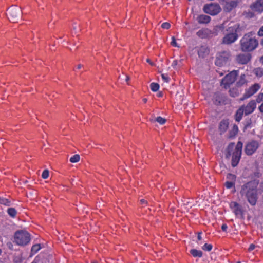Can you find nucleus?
<instances>
[{
	"label": "nucleus",
	"mask_w": 263,
	"mask_h": 263,
	"mask_svg": "<svg viewBox=\"0 0 263 263\" xmlns=\"http://www.w3.org/2000/svg\"><path fill=\"white\" fill-rule=\"evenodd\" d=\"M198 54H199V56H202V55H201V50H200V51H199Z\"/></svg>",
	"instance_id": "obj_54"
},
{
	"label": "nucleus",
	"mask_w": 263,
	"mask_h": 263,
	"mask_svg": "<svg viewBox=\"0 0 263 263\" xmlns=\"http://www.w3.org/2000/svg\"><path fill=\"white\" fill-rule=\"evenodd\" d=\"M226 178L228 181L235 182L236 176L231 173H228L227 175Z\"/></svg>",
	"instance_id": "obj_27"
},
{
	"label": "nucleus",
	"mask_w": 263,
	"mask_h": 263,
	"mask_svg": "<svg viewBox=\"0 0 263 263\" xmlns=\"http://www.w3.org/2000/svg\"><path fill=\"white\" fill-rule=\"evenodd\" d=\"M1 253H2V250H1V249H0V255L1 254Z\"/></svg>",
	"instance_id": "obj_57"
},
{
	"label": "nucleus",
	"mask_w": 263,
	"mask_h": 263,
	"mask_svg": "<svg viewBox=\"0 0 263 263\" xmlns=\"http://www.w3.org/2000/svg\"><path fill=\"white\" fill-rule=\"evenodd\" d=\"M7 213L12 218H15L16 216L17 211L13 208H9L7 209Z\"/></svg>",
	"instance_id": "obj_25"
},
{
	"label": "nucleus",
	"mask_w": 263,
	"mask_h": 263,
	"mask_svg": "<svg viewBox=\"0 0 263 263\" xmlns=\"http://www.w3.org/2000/svg\"><path fill=\"white\" fill-rule=\"evenodd\" d=\"M41 247L40 244H35L32 246L31 248V253L34 254L36 253L40 249Z\"/></svg>",
	"instance_id": "obj_28"
},
{
	"label": "nucleus",
	"mask_w": 263,
	"mask_h": 263,
	"mask_svg": "<svg viewBox=\"0 0 263 263\" xmlns=\"http://www.w3.org/2000/svg\"><path fill=\"white\" fill-rule=\"evenodd\" d=\"M260 88V85L258 83H255L248 89H246L245 92L243 95V97L240 99L241 100H244L248 99L253 95L256 93Z\"/></svg>",
	"instance_id": "obj_12"
},
{
	"label": "nucleus",
	"mask_w": 263,
	"mask_h": 263,
	"mask_svg": "<svg viewBox=\"0 0 263 263\" xmlns=\"http://www.w3.org/2000/svg\"><path fill=\"white\" fill-rule=\"evenodd\" d=\"M237 72L233 71L227 74L221 80V84L226 89L229 88L236 80Z\"/></svg>",
	"instance_id": "obj_9"
},
{
	"label": "nucleus",
	"mask_w": 263,
	"mask_h": 263,
	"mask_svg": "<svg viewBox=\"0 0 263 263\" xmlns=\"http://www.w3.org/2000/svg\"><path fill=\"white\" fill-rule=\"evenodd\" d=\"M6 14L10 22L15 23L21 18L22 10L17 6H12L7 9Z\"/></svg>",
	"instance_id": "obj_6"
},
{
	"label": "nucleus",
	"mask_w": 263,
	"mask_h": 263,
	"mask_svg": "<svg viewBox=\"0 0 263 263\" xmlns=\"http://www.w3.org/2000/svg\"><path fill=\"white\" fill-rule=\"evenodd\" d=\"M247 81L246 79V75L245 74H241L239 80L236 83V86L238 87H241L245 84H247Z\"/></svg>",
	"instance_id": "obj_22"
},
{
	"label": "nucleus",
	"mask_w": 263,
	"mask_h": 263,
	"mask_svg": "<svg viewBox=\"0 0 263 263\" xmlns=\"http://www.w3.org/2000/svg\"><path fill=\"white\" fill-rule=\"evenodd\" d=\"M253 72V73L258 78H260L263 76V68H255L254 69Z\"/></svg>",
	"instance_id": "obj_24"
},
{
	"label": "nucleus",
	"mask_w": 263,
	"mask_h": 263,
	"mask_svg": "<svg viewBox=\"0 0 263 263\" xmlns=\"http://www.w3.org/2000/svg\"><path fill=\"white\" fill-rule=\"evenodd\" d=\"M259 62L263 64V55L260 58Z\"/></svg>",
	"instance_id": "obj_47"
},
{
	"label": "nucleus",
	"mask_w": 263,
	"mask_h": 263,
	"mask_svg": "<svg viewBox=\"0 0 263 263\" xmlns=\"http://www.w3.org/2000/svg\"><path fill=\"white\" fill-rule=\"evenodd\" d=\"M230 57V53L229 51H223L219 52L217 54L215 62V65L219 67L223 66L227 63Z\"/></svg>",
	"instance_id": "obj_11"
},
{
	"label": "nucleus",
	"mask_w": 263,
	"mask_h": 263,
	"mask_svg": "<svg viewBox=\"0 0 263 263\" xmlns=\"http://www.w3.org/2000/svg\"><path fill=\"white\" fill-rule=\"evenodd\" d=\"M257 34L259 36H263V26L260 28Z\"/></svg>",
	"instance_id": "obj_40"
},
{
	"label": "nucleus",
	"mask_w": 263,
	"mask_h": 263,
	"mask_svg": "<svg viewBox=\"0 0 263 263\" xmlns=\"http://www.w3.org/2000/svg\"><path fill=\"white\" fill-rule=\"evenodd\" d=\"M142 101L144 103H146L147 101V99L146 98H143L142 99Z\"/></svg>",
	"instance_id": "obj_49"
},
{
	"label": "nucleus",
	"mask_w": 263,
	"mask_h": 263,
	"mask_svg": "<svg viewBox=\"0 0 263 263\" xmlns=\"http://www.w3.org/2000/svg\"><path fill=\"white\" fill-rule=\"evenodd\" d=\"M255 246L254 244L251 243L249 246V247L248 248V250L249 251H251L255 249Z\"/></svg>",
	"instance_id": "obj_42"
},
{
	"label": "nucleus",
	"mask_w": 263,
	"mask_h": 263,
	"mask_svg": "<svg viewBox=\"0 0 263 263\" xmlns=\"http://www.w3.org/2000/svg\"><path fill=\"white\" fill-rule=\"evenodd\" d=\"M255 101H256V103H260L263 102V92L260 93L258 95Z\"/></svg>",
	"instance_id": "obj_35"
},
{
	"label": "nucleus",
	"mask_w": 263,
	"mask_h": 263,
	"mask_svg": "<svg viewBox=\"0 0 263 263\" xmlns=\"http://www.w3.org/2000/svg\"><path fill=\"white\" fill-rule=\"evenodd\" d=\"M30 239V235L27 231H17L14 234V242L18 245L26 246L29 243Z\"/></svg>",
	"instance_id": "obj_5"
},
{
	"label": "nucleus",
	"mask_w": 263,
	"mask_h": 263,
	"mask_svg": "<svg viewBox=\"0 0 263 263\" xmlns=\"http://www.w3.org/2000/svg\"><path fill=\"white\" fill-rule=\"evenodd\" d=\"M31 263H36V262H35L34 261H33Z\"/></svg>",
	"instance_id": "obj_58"
},
{
	"label": "nucleus",
	"mask_w": 263,
	"mask_h": 263,
	"mask_svg": "<svg viewBox=\"0 0 263 263\" xmlns=\"http://www.w3.org/2000/svg\"><path fill=\"white\" fill-rule=\"evenodd\" d=\"M81 67H82V65L79 64L77 66V69H79L81 68Z\"/></svg>",
	"instance_id": "obj_50"
},
{
	"label": "nucleus",
	"mask_w": 263,
	"mask_h": 263,
	"mask_svg": "<svg viewBox=\"0 0 263 263\" xmlns=\"http://www.w3.org/2000/svg\"><path fill=\"white\" fill-rule=\"evenodd\" d=\"M129 80V77L128 76H126V79L125 81L127 83H128V81Z\"/></svg>",
	"instance_id": "obj_48"
},
{
	"label": "nucleus",
	"mask_w": 263,
	"mask_h": 263,
	"mask_svg": "<svg viewBox=\"0 0 263 263\" xmlns=\"http://www.w3.org/2000/svg\"><path fill=\"white\" fill-rule=\"evenodd\" d=\"M228 229V226L226 223L222 224L221 226V229L223 232H226Z\"/></svg>",
	"instance_id": "obj_41"
},
{
	"label": "nucleus",
	"mask_w": 263,
	"mask_h": 263,
	"mask_svg": "<svg viewBox=\"0 0 263 263\" xmlns=\"http://www.w3.org/2000/svg\"><path fill=\"white\" fill-rule=\"evenodd\" d=\"M235 182L227 181L225 182L224 185L227 189H230L232 187H235Z\"/></svg>",
	"instance_id": "obj_33"
},
{
	"label": "nucleus",
	"mask_w": 263,
	"mask_h": 263,
	"mask_svg": "<svg viewBox=\"0 0 263 263\" xmlns=\"http://www.w3.org/2000/svg\"><path fill=\"white\" fill-rule=\"evenodd\" d=\"M258 183V181L253 180L245 183L241 186L240 194L241 197H245L252 206L255 205L257 203Z\"/></svg>",
	"instance_id": "obj_1"
},
{
	"label": "nucleus",
	"mask_w": 263,
	"mask_h": 263,
	"mask_svg": "<svg viewBox=\"0 0 263 263\" xmlns=\"http://www.w3.org/2000/svg\"><path fill=\"white\" fill-rule=\"evenodd\" d=\"M49 173L48 170H45L43 171L42 174V177L43 179H47L49 177Z\"/></svg>",
	"instance_id": "obj_36"
},
{
	"label": "nucleus",
	"mask_w": 263,
	"mask_h": 263,
	"mask_svg": "<svg viewBox=\"0 0 263 263\" xmlns=\"http://www.w3.org/2000/svg\"><path fill=\"white\" fill-rule=\"evenodd\" d=\"M73 28L74 30H77V27H76V26H73Z\"/></svg>",
	"instance_id": "obj_53"
},
{
	"label": "nucleus",
	"mask_w": 263,
	"mask_h": 263,
	"mask_svg": "<svg viewBox=\"0 0 263 263\" xmlns=\"http://www.w3.org/2000/svg\"><path fill=\"white\" fill-rule=\"evenodd\" d=\"M161 77L162 79L166 82H168L170 80V78L164 74H162Z\"/></svg>",
	"instance_id": "obj_39"
},
{
	"label": "nucleus",
	"mask_w": 263,
	"mask_h": 263,
	"mask_svg": "<svg viewBox=\"0 0 263 263\" xmlns=\"http://www.w3.org/2000/svg\"><path fill=\"white\" fill-rule=\"evenodd\" d=\"M196 20L200 24H206L211 22V18L209 15L200 14L197 16Z\"/></svg>",
	"instance_id": "obj_17"
},
{
	"label": "nucleus",
	"mask_w": 263,
	"mask_h": 263,
	"mask_svg": "<svg viewBox=\"0 0 263 263\" xmlns=\"http://www.w3.org/2000/svg\"><path fill=\"white\" fill-rule=\"evenodd\" d=\"M147 62H149V59H147Z\"/></svg>",
	"instance_id": "obj_56"
},
{
	"label": "nucleus",
	"mask_w": 263,
	"mask_h": 263,
	"mask_svg": "<svg viewBox=\"0 0 263 263\" xmlns=\"http://www.w3.org/2000/svg\"><path fill=\"white\" fill-rule=\"evenodd\" d=\"M217 72L218 73H219V75H220V76H222V75L223 74L222 73H220L219 71H217Z\"/></svg>",
	"instance_id": "obj_51"
},
{
	"label": "nucleus",
	"mask_w": 263,
	"mask_h": 263,
	"mask_svg": "<svg viewBox=\"0 0 263 263\" xmlns=\"http://www.w3.org/2000/svg\"><path fill=\"white\" fill-rule=\"evenodd\" d=\"M256 108V101L252 100L247 104H243L239 107L235 114V120L236 122H240L242 118L243 115L246 116L254 112Z\"/></svg>",
	"instance_id": "obj_4"
},
{
	"label": "nucleus",
	"mask_w": 263,
	"mask_h": 263,
	"mask_svg": "<svg viewBox=\"0 0 263 263\" xmlns=\"http://www.w3.org/2000/svg\"><path fill=\"white\" fill-rule=\"evenodd\" d=\"M224 101L225 97L223 95L219 93H216L214 95L213 102L215 104L218 105L224 103Z\"/></svg>",
	"instance_id": "obj_18"
},
{
	"label": "nucleus",
	"mask_w": 263,
	"mask_h": 263,
	"mask_svg": "<svg viewBox=\"0 0 263 263\" xmlns=\"http://www.w3.org/2000/svg\"><path fill=\"white\" fill-rule=\"evenodd\" d=\"M91 263H98V262L97 261H95V260H93V261H92L91 262Z\"/></svg>",
	"instance_id": "obj_55"
},
{
	"label": "nucleus",
	"mask_w": 263,
	"mask_h": 263,
	"mask_svg": "<svg viewBox=\"0 0 263 263\" xmlns=\"http://www.w3.org/2000/svg\"><path fill=\"white\" fill-rule=\"evenodd\" d=\"M252 10L261 12L263 11V0H257L251 6Z\"/></svg>",
	"instance_id": "obj_16"
},
{
	"label": "nucleus",
	"mask_w": 263,
	"mask_h": 263,
	"mask_svg": "<svg viewBox=\"0 0 263 263\" xmlns=\"http://www.w3.org/2000/svg\"><path fill=\"white\" fill-rule=\"evenodd\" d=\"M203 11L205 13L215 16L221 11V8L218 3H212L204 5Z\"/></svg>",
	"instance_id": "obj_8"
},
{
	"label": "nucleus",
	"mask_w": 263,
	"mask_h": 263,
	"mask_svg": "<svg viewBox=\"0 0 263 263\" xmlns=\"http://www.w3.org/2000/svg\"><path fill=\"white\" fill-rule=\"evenodd\" d=\"M239 2L238 0L227 2L223 6L224 11L226 12H231L234 8L237 6Z\"/></svg>",
	"instance_id": "obj_14"
},
{
	"label": "nucleus",
	"mask_w": 263,
	"mask_h": 263,
	"mask_svg": "<svg viewBox=\"0 0 263 263\" xmlns=\"http://www.w3.org/2000/svg\"><path fill=\"white\" fill-rule=\"evenodd\" d=\"M231 207L233 209L235 215H239L242 214V211L239 204L236 202H232L230 204Z\"/></svg>",
	"instance_id": "obj_20"
},
{
	"label": "nucleus",
	"mask_w": 263,
	"mask_h": 263,
	"mask_svg": "<svg viewBox=\"0 0 263 263\" xmlns=\"http://www.w3.org/2000/svg\"><path fill=\"white\" fill-rule=\"evenodd\" d=\"M212 34L211 31L208 28H203L197 32V35L201 39L208 38Z\"/></svg>",
	"instance_id": "obj_15"
},
{
	"label": "nucleus",
	"mask_w": 263,
	"mask_h": 263,
	"mask_svg": "<svg viewBox=\"0 0 263 263\" xmlns=\"http://www.w3.org/2000/svg\"><path fill=\"white\" fill-rule=\"evenodd\" d=\"M157 96L158 97H162L163 96V93L162 92H159L158 93H157Z\"/></svg>",
	"instance_id": "obj_46"
},
{
	"label": "nucleus",
	"mask_w": 263,
	"mask_h": 263,
	"mask_svg": "<svg viewBox=\"0 0 263 263\" xmlns=\"http://www.w3.org/2000/svg\"><path fill=\"white\" fill-rule=\"evenodd\" d=\"M242 145L240 141L238 142L236 146L234 143L231 142L227 148L226 157L229 158L232 155L231 165L233 167L237 166L240 161Z\"/></svg>",
	"instance_id": "obj_3"
},
{
	"label": "nucleus",
	"mask_w": 263,
	"mask_h": 263,
	"mask_svg": "<svg viewBox=\"0 0 263 263\" xmlns=\"http://www.w3.org/2000/svg\"><path fill=\"white\" fill-rule=\"evenodd\" d=\"M191 255L194 257L201 258L202 257L203 253L201 250H198L195 249H191L190 251Z\"/></svg>",
	"instance_id": "obj_23"
},
{
	"label": "nucleus",
	"mask_w": 263,
	"mask_h": 263,
	"mask_svg": "<svg viewBox=\"0 0 263 263\" xmlns=\"http://www.w3.org/2000/svg\"><path fill=\"white\" fill-rule=\"evenodd\" d=\"M248 126H249V124H247L245 125V128H247L248 127Z\"/></svg>",
	"instance_id": "obj_52"
},
{
	"label": "nucleus",
	"mask_w": 263,
	"mask_h": 263,
	"mask_svg": "<svg viewBox=\"0 0 263 263\" xmlns=\"http://www.w3.org/2000/svg\"><path fill=\"white\" fill-rule=\"evenodd\" d=\"M171 27V25L169 23L164 22L161 25V27L163 29H168Z\"/></svg>",
	"instance_id": "obj_37"
},
{
	"label": "nucleus",
	"mask_w": 263,
	"mask_h": 263,
	"mask_svg": "<svg viewBox=\"0 0 263 263\" xmlns=\"http://www.w3.org/2000/svg\"><path fill=\"white\" fill-rule=\"evenodd\" d=\"M229 32L222 39V43L224 44H231L235 42L238 39V35L235 27H230L227 29Z\"/></svg>",
	"instance_id": "obj_7"
},
{
	"label": "nucleus",
	"mask_w": 263,
	"mask_h": 263,
	"mask_svg": "<svg viewBox=\"0 0 263 263\" xmlns=\"http://www.w3.org/2000/svg\"><path fill=\"white\" fill-rule=\"evenodd\" d=\"M171 45L174 47H178L179 46L178 45L176 39L174 36L172 37V41L171 42Z\"/></svg>",
	"instance_id": "obj_38"
},
{
	"label": "nucleus",
	"mask_w": 263,
	"mask_h": 263,
	"mask_svg": "<svg viewBox=\"0 0 263 263\" xmlns=\"http://www.w3.org/2000/svg\"><path fill=\"white\" fill-rule=\"evenodd\" d=\"M154 121L157 122L160 125H163L166 123V120L161 116H158L154 120Z\"/></svg>",
	"instance_id": "obj_30"
},
{
	"label": "nucleus",
	"mask_w": 263,
	"mask_h": 263,
	"mask_svg": "<svg viewBox=\"0 0 263 263\" xmlns=\"http://www.w3.org/2000/svg\"><path fill=\"white\" fill-rule=\"evenodd\" d=\"M202 249L205 251H211L213 249V245L205 243L202 247Z\"/></svg>",
	"instance_id": "obj_32"
},
{
	"label": "nucleus",
	"mask_w": 263,
	"mask_h": 263,
	"mask_svg": "<svg viewBox=\"0 0 263 263\" xmlns=\"http://www.w3.org/2000/svg\"><path fill=\"white\" fill-rule=\"evenodd\" d=\"M252 56L250 53H240L236 57V62L242 65L247 64L251 60Z\"/></svg>",
	"instance_id": "obj_13"
},
{
	"label": "nucleus",
	"mask_w": 263,
	"mask_h": 263,
	"mask_svg": "<svg viewBox=\"0 0 263 263\" xmlns=\"http://www.w3.org/2000/svg\"><path fill=\"white\" fill-rule=\"evenodd\" d=\"M229 126V122L228 120H222L220 121L219 125V130L220 131V134L226 132Z\"/></svg>",
	"instance_id": "obj_19"
},
{
	"label": "nucleus",
	"mask_w": 263,
	"mask_h": 263,
	"mask_svg": "<svg viewBox=\"0 0 263 263\" xmlns=\"http://www.w3.org/2000/svg\"><path fill=\"white\" fill-rule=\"evenodd\" d=\"M140 203L142 205H146L147 201L144 199H142L140 200Z\"/></svg>",
	"instance_id": "obj_44"
},
{
	"label": "nucleus",
	"mask_w": 263,
	"mask_h": 263,
	"mask_svg": "<svg viewBox=\"0 0 263 263\" xmlns=\"http://www.w3.org/2000/svg\"><path fill=\"white\" fill-rule=\"evenodd\" d=\"M80 155L78 154H75L70 157L69 161L71 163H77L80 161Z\"/></svg>",
	"instance_id": "obj_29"
},
{
	"label": "nucleus",
	"mask_w": 263,
	"mask_h": 263,
	"mask_svg": "<svg viewBox=\"0 0 263 263\" xmlns=\"http://www.w3.org/2000/svg\"><path fill=\"white\" fill-rule=\"evenodd\" d=\"M259 111L263 113V102L261 103V104L259 106Z\"/></svg>",
	"instance_id": "obj_45"
},
{
	"label": "nucleus",
	"mask_w": 263,
	"mask_h": 263,
	"mask_svg": "<svg viewBox=\"0 0 263 263\" xmlns=\"http://www.w3.org/2000/svg\"><path fill=\"white\" fill-rule=\"evenodd\" d=\"M150 88L154 92L157 91L159 89V85L157 83H152L150 84Z\"/></svg>",
	"instance_id": "obj_31"
},
{
	"label": "nucleus",
	"mask_w": 263,
	"mask_h": 263,
	"mask_svg": "<svg viewBox=\"0 0 263 263\" xmlns=\"http://www.w3.org/2000/svg\"><path fill=\"white\" fill-rule=\"evenodd\" d=\"M178 64V62L177 60H174L172 63V66L175 68Z\"/></svg>",
	"instance_id": "obj_43"
},
{
	"label": "nucleus",
	"mask_w": 263,
	"mask_h": 263,
	"mask_svg": "<svg viewBox=\"0 0 263 263\" xmlns=\"http://www.w3.org/2000/svg\"><path fill=\"white\" fill-rule=\"evenodd\" d=\"M241 91V90L240 88L236 86V87L232 88L229 90V94L232 97L235 98L238 97L240 95Z\"/></svg>",
	"instance_id": "obj_21"
},
{
	"label": "nucleus",
	"mask_w": 263,
	"mask_h": 263,
	"mask_svg": "<svg viewBox=\"0 0 263 263\" xmlns=\"http://www.w3.org/2000/svg\"><path fill=\"white\" fill-rule=\"evenodd\" d=\"M202 234V232H199L197 233V243L199 245H200L201 244H202V236H201V235Z\"/></svg>",
	"instance_id": "obj_34"
},
{
	"label": "nucleus",
	"mask_w": 263,
	"mask_h": 263,
	"mask_svg": "<svg viewBox=\"0 0 263 263\" xmlns=\"http://www.w3.org/2000/svg\"><path fill=\"white\" fill-rule=\"evenodd\" d=\"M259 146V143L257 141L251 140L246 144L245 153L248 156H251L257 151Z\"/></svg>",
	"instance_id": "obj_10"
},
{
	"label": "nucleus",
	"mask_w": 263,
	"mask_h": 263,
	"mask_svg": "<svg viewBox=\"0 0 263 263\" xmlns=\"http://www.w3.org/2000/svg\"><path fill=\"white\" fill-rule=\"evenodd\" d=\"M0 204L5 206H10L11 201L7 198L0 197Z\"/></svg>",
	"instance_id": "obj_26"
},
{
	"label": "nucleus",
	"mask_w": 263,
	"mask_h": 263,
	"mask_svg": "<svg viewBox=\"0 0 263 263\" xmlns=\"http://www.w3.org/2000/svg\"><path fill=\"white\" fill-rule=\"evenodd\" d=\"M258 46V41L252 31L245 34L240 40V49L242 52L253 51Z\"/></svg>",
	"instance_id": "obj_2"
},
{
	"label": "nucleus",
	"mask_w": 263,
	"mask_h": 263,
	"mask_svg": "<svg viewBox=\"0 0 263 263\" xmlns=\"http://www.w3.org/2000/svg\"><path fill=\"white\" fill-rule=\"evenodd\" d=\"M237 263H240V262H237Z\"/></svg>",
	"instance_id": "obj_59"
}]
</instances>
